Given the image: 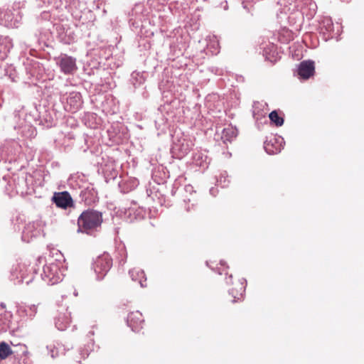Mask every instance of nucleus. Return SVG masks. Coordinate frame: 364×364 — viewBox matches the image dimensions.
Here are the masks:
<instances>
[{"label": "nucleus", "instance_id": "6e6552de", "mask_svg": "<svg viewBox=\"0 0 364 364\" xmlns=\"http://www.w3.org/2000/svg\"><path fill=\"white\" fill-rule=\"evenodd\" d=\"M43 232V226L41 221H34L28 223L22 232V240L29 242L33 237H36L41 235Z\"/></svg>", "mask_w": 364, "mask_h": 364}, {"label": "nucleus", "instance_id": "f257e3e1", "mask_svg": "<svg viewBox=\"0 0 364 364\" xmlns=\"http://www.w3.org/2000/svg\"><path fill=\"white\" fill-rule=\"evenodd\" d=\"M102 213L93 209L83 211L77 219V232L89 234L96 230L102 223Z\"/></svg>", "mask_w": 364, "mask_h": 364}, {"label": "nucleus", "instance_id": "39448f33", "mask_svg": "<svg viewBox=\"0 0 364 364\" xmlns=\"http://www.w3.org/2000/svg\"><path fill=\"white\" fill-rule=\"evenodd\" d=\"M112 265V259L107 253L97 257L93 263V268L97 279L104 278Z\"/></svg>", "mask_w": 364, "mask_h": 364}, {"label": "nucleus", "instance_id": "7ed1b4c3", "mask_svg": "<svg viewBox=\"0 0 364 364\" xmlns=\"http://www.w3.org/2000/svg\"><path fill=\"white\" fill-rule=\"evenodd\" d=\"M41 278L48 285H54L61 282L63 274L60 269L59 264L52 262L46 264L43 267Z\"/></svg>", "mask_w": 364, "mask_h": 364}, {"label": "nucleus", "instance_id": "ddd939ff", "mask_svg": "<svg viewBox=\"0 0 364 364\" xmlns=\"http://www.w3.org/2000/svg\"><path fill=\"white\" fill-rule=\"evenodd\" d=\"M144 318L140 311L131 312L127 317V324L133 331H139L142 328Z\"/></svg>", "mask_w": 364, "mask_h": 364}, {"label": "nucleus", "instance_id": "4468645a", "mask_svg": "<svg viewBox=\"0 0 364 364\" xmlns=\"http://www.w3.org/2000/svg\"><path fill=\"white\" fill-rule=\"evenodd\" d=\"M53 200L58 207L64 209L71 207L73 205V198L67 191L55 193L53 196Z\"/></svg>", "mask_w": 364, "mask_h": 364}, {"label": "nucleus", "instance_id": "1a4fd4ad", "mask_svg": "<svg viewBox=\"0 0 364 364\" xmlns=\"http://www.w3.org/2000/svg\"><path fill=\"white\" fill-rule=\"evenodd\" d=\"M284 144L282 136L272 135L264 141V148L267 154H275L281 151Z\"/></svg>", "mask_w": 364, "mask_h": 364}, {"label": "nucleus", "instance_id": "393cba45", "mask_svg": "<svg viewBox=\"0 0 364 364\" xmlns=\"http://www.w3.org/2000/svg\"><path fill=\"white\" fill-rule=\"evenodd\" d=\"M257 105H259V103H255V105H253L252 113L254 117L258 119L260 117L263 116V114H260L259 111H257Z\"/></svg>", "mask_w": 364, "mask_h": 364}, {"label": "nucleus", "instance_id": "2f4dec72", "mask_svg": "<svg viewBox=\"0 0 364 364\" xmlns=\"http://www.w3.org/2000/svg\"><path fill=\"white\" fill-rule=\"evenodd\" d=\"M221 181H222V177L220 178V181H218V182L221 183Z\"/></svg>", "mask_w": 364, "mask_h": 364}, {"label": "nucleus", "instance_id": "a878e982", "mask_svg": "<svg viewBox=\"0 0 364 364\" xmlns=\"http://www.w3.org/2000/svg\"><path fill=\"white\" fill-rule=\"evenodd\" d=\"M50 355L52 358H55L56 355L54 354V348L50 350Z\"/></svg>", "mask_w": 364, "mask_h": 364}, {"label": "nucleus", "instance_id": "20e7f679", "mask_svg": "<svg viewBox=\"0 0 364 364\" xmlns=\"http://www.w3.org/2000/svg\"><path fill=\"white\" fill-rule=\"evenodd\" d=\"M33 269L25 264H18L14 267L11 272V279L15 284L26 283L29 284L33 279Z\"/></svg>", "mask_w": 364, "mask_h": 364}, {"label": "nucleus", "instance_id": "5701e85b", "mask_svg": "<svg viewBox=\"0 0 364 364\" xmlns=\"http://www.w3.org/2000/svg\"><path fill=\"white\" fill-rule=\"evenodd\" d=\"M269 117L270 120L275 124L277 127H281L284 124V119L279 117L276 110L269 113Z\"/></svg>", "mask_w": 364, "mask_h": 364}, {"label": "nucleus", "instance_id": "0eeeda50", "mask_svg": "<svg viewBox=\"0 0 364 364\" xmlns=\"http://www.w3.org/2000/svg\"><path fill=\"white\" fill-rule=\"evenodd\" d=\"M60 71L65 75L73 74L77 69L76 59L66 54H61L55 58Z\"/></svg>", "mask_w": 364, "mask_h": 364}, {"label": "nucleus", "instance_id": "c756f323", "mask_svg": "<svg viewBox=\"0 0 364 364\" xmlns=\"http://www.w3.org/2000/svg\"><path fill=\"white\" fill-rule=\"evenodd\" d=\"M210 191L211 194H213V188H211V189L210 190Z\"/></svg>", "mask_w": 364, "mask_h": 364}, {"label": "nucleus", "instance_id": "423d86ee", "mask_svg": "<svg viewBox=\"0 0 364 364\" xmlns=\"http://www.w3.org/2000/svg\"><path fill=\"white\" fill-rule=\"evenodd\" d=\"M64 109L70 112L75 113L79 110L82 105V97L80 92H71L63 95L61 97Z\"/></svg>", "mask_w": 364, "mask_h": 364}, {"label": "nucleus", "instance_id": "6ab92c4d", "mask_svg": "<svg viewBox=\"0 0 364 364\" xmlns=\"http://www.w3.org/2000/svg\"><path fill=\"white\" fill-rule=\"evenodd\" d=\"M237 135V129L232 126H228L223 129L221 139L225 144L231 142Z\"/></svg>", "mask_w": 364, "mask_h": 364}, {"label": "nucleus", "instance_id": "f3484780", "mask_svg": "<svg viewBox=\"0 0 364 364\" xmlns=\"http://www.w3.org/2000/svg\"><path fill=\"white\" fill-rule=\"evenodd\" d=\"M70 314L71 313L70 311H67L63 315L60 314L59 316L55 318V326L58 329L64 331L67 328L71 322Z\"/></svg>", "mask_w": 364, "mask_h": 364}, {"label": "nucleus", "instance_id": "dca6fc26", "mask_svg": "<svg viewBox=\"0 0 364 364\" xmlns=\"http://www.w3.org/2000/svg\"><path fill=\"white\" fill-rule=\"evenodd\" d=\"M12 47V40L9 36H0V60L7 57Z\"/></svg>", "mask_w": 364, "mask_h": 364}, {"label": "nucleus", "instance_id": "cd10ccee", "mask_svg": "<svg viewBox=\"0 0 364 364\" xmlns=\"http://www.w3.org/2000/svg\"><path fill=\"white\" fill-rule=\"evenodd\" d=\"M197 164H198V165H199V166H204V165L203 164V163H202V162H201V163H197Z\"/></svg>", "mask_w": 364, "mask_h": 364}, {"label": "nucleus", "instance_id": "7c9ffc66", "mask_svg": "<svg viewBox=\"0 0 364 364\" xmlns=\"http://www.w3.org/2000/svg\"><path fill=\"white\" fill-rule=\"evenodd\" d=\"M186 210H187V211H190V208H189V207H187V208H186Z\"/></svg>", "mask_w": 364, "mask_h": 364}, {"label": "nucleus", "instance_id": "2eb2a0df", "mask_svg": "<svg viewBox=\"0 0 364 364\" xmlns=\"http://www.w3.org/2000/svg\"><path fill=\"white\" fill-rule=\"evenodd\" d=\"M319 29L322 33L327 35V38H333L334 33V26L330 17H323L319 22Z\"/></svg>", "mask_w": 364, "mask_h": 364}, {"label": "nucleus", "instance_id": "b1692460", "mask_svg": "<svg viewBox=\"0 0 364 364\" xmlns=\"http://www.w3.org/2000/svg\"><path fill=\"white\" fill-rule=\"evenodd\" d=\"M25 312L29 317H33L37 312V306L36 305H30L26 307Z\"/></svg>", "mask_w": 364, "mask_h": 364}, {"label": "nucleus", "instance_id": "4be33fe9", "mask_svg": "<svg viewBox=\"0 0 364 364\" xmlns=\"http://www.w3.org/2000/svg\"><path fill=\"white\" fill-rule=\"evenodd\" d=\"M245 286L243 283H240L238 284V288L235 289H235H232L230 290L229 293L231 294L233 297L232 302H235L237 300H240L243 296V292L245 291Z\"/></svg>", "mask_w": 364, "mask_h": 364}, {"label": "nucleus", "instance_id": "473e14b6", "mask_svg": "<svg viewBox=\"0 0 364 364\" xmlns=\"http://www.w3.org/2000/svg\"><path fill=\"white\" fill-rule=\"evenodd\" d=\"M74 294H75V296H77V292H74Z\"/></svg>", "mask_w": 364, "mask_h": 364}, {"label": "nucleus", "instance_id": "412c9836", "mask_svg": "<svg viewBox=\"0 0 364 364\" xmlns=\"http://www.w3.org/2000/svg\"><path fill=\"white\" fill-rule=\"evenodd\" d=\"M14 353L9 345L3 341L0 343V359L4 360Z\"/></svg>", "mask_w": 364, "mask_h": 364}, {"label": "nucleus", "instance_id": "a211bd4d", "mask_svg": "<svg viewBox=\"0 0 364 364\" xmlns=\"http://www.w3.org/2000/svg\"><path fill=\"white\" fill-rule=\"evenodd\" d=\"M129 274L133 281L138 282L141 287L146 286L144 272L140 269L134 268L129 270Z\"/></svg>", "mask_w": 364, "mask_h": 364}, {"label": "nucleus", "instance_id": "f03ea898", "mask_svg": "<svg viewBox=\"0 0 364 364\" xmlns=\"http://www.w3.org/2000/svg\"><path fill=\"white\" fill-rule=\"evenodd\" d=\"M22 20L21 4L14 3L11 8L0 10V24L7 28H16Z\"/></svg>", "mask_w": 364, "mask_h": 364}, {"label": "nucleus", "instance_id": "f8f14e48", "mask_svg": "<svg viewBox=\"0 0 364 364\" xmlns=\"http://www.w3.org/2000/svg\"><path fill=\"white\" fill-rule=\"evenodd\" d=\"M12 314L6 310L4 303L0 304V333L6 332L11 328Z\"/></svg>", "mask_w": 364, "mask_h": 364}, {"label": "nucleus", "instance_id": "c85d7f7f", "mask_svg": "<svg viewBox=\"0 0 364 364\" xmlns=\"http://www.w3.org/2000/svg\"><path fill=\"white\" fill-rule=\"evenodd\" d=\"M21 348H26L25 345H19Z\"/></svg>", "mask_w": 364, "mask_h": 364}, {"label": "nucleus", "instance_id": "aec40b11", "mask_svg": "<svg viewBox=\"0 0 364 364\" xmlns=\"http://www.w3.org/2000/svg\"><path fill=\"white\" fill-rule=\"evenodd\" d=\"M191 143L185 139H181L178 143H174L173 149L178 150L181 156L187 154L191 149Z\"/></svg>", "mask_w": 364, "mask_h": 364}, {"label": "nucleus", "instance_id": "9b49d317", "mask_svg": "<svg viewBox=\"0 0 364 364\" xmlns=\"http://www.w3.org/2000/svg\"><path fill=\"white\" fill-rule=\"evenodd\" d=\"M315 73L314 62L312 60H304L297 68L296 75L300 79L307 80L314 75Z\"/></svg>", "mask_w": 364, "mask_h": 364}, {"label": "nucleus", "instance_id": "bb28decb", "mask_svg": "<svg viewBox=\"0 0 364 364\" xmlns=\"http://www.w3.org/2000/svg\"><path fill=\"white\" fill-rule=\"evenodd\" d=\"M200 154H196V156H195V160L196 161H197V159H196V157L198 156V158L199 159L200 158Z\"/></svg>", "mask_w": 364, "mask_h": 364}, {"label": "nucleus", "instance_id": "9d476101", "mask_svg": "<svg viewBox=\"0 0 364 364\" xmlns=\"http://www.w3.org/2000/svg\"><path fill=\"white\" fill-rule=\"evenodd\" d=\"M296 7L309 18H313L317 10V5L313 0H296Z\"/></svg>", "mask_w": 364, "mask_h": 364}]
</instances>
